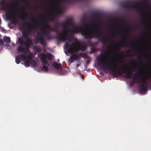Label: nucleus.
<instances>
[{"instance_id": "f257e3e1", "label": "nucleus", "mask_w": 151, "mask_h": 151, "mask_svg": "<svg viewBox=\"0 0 151 151\" xmlns=\"http://www.w3.org/2000/svg\"><path fill=\"white\" fill-rule=\"evenodd\" d=\"M106 56L105 54H100L97 60L99 65L102 67L103 69H107L108 70L111 71L113 73V75L115 77L122 75L123 74L126 73L124 77L127 79H130L132 77V73L131 70L135 72L136 70L130 69L128 66H124L122 69L120 67L118 68L117 63H108L107 62L105 63L102 60V58Z\"/></svg>"}, {"instance_id": "f03ea898", "label": "nucleus", "mask_w": 151, "mask_h": 151, "mask_svg": "<svg viewBox=\"0 0 151 151\" xmlns=\"http://www.w3.org/2000/svg\"><path fill=\"white\" fill-rule=\"evenodd\" d=\"M72 31L75 33L80 32L86 39L91 40L96 38L104 45L106 44L109 41L108 38L102 35V32L101 31L98 30L96 29L90 31L86 30L81 26H79L77 28L73 27L72 29Z\"/></svg>"}, {"instance_id": "7ed1b4c3", "label": "nucleus", "mask_w": 151, "mask_h": 151, "mask_svg": "<svg viewBox=\"0 0 151 151\" xmlns=\"http://www.w3.org/2000/svg\"><path fill=\"white\" fill-rule=\"evenodd\" d=\"M145 1L142 0L138 1L135 2L132 4H130L128 3H126L123 5V7L125 8H133L136 10L140 16L141 21L142 22V24L143 27L146 28V25L145 23V19L144 17V13L143 10L141 9L139 10L137 7V6H140L141 3L144 2Z\"/></svg>"}, {"instance_id": "20e7f679", "label": "nucleus", "mask_w": 151, "mask_h": 151, "mask_svg": "<svg viewBox=\"0 0 151 151\" xmlns=\"http://www.w3.org/2000/svg\"><path fill=\"white\" fill-rule=\"evenodd\" d=\"M30 19L32 22V23L25 22L22 26L23 28L25 29L26 27L27 28L26 31H24L22 32L23 37L26 40L29 38L28 37V35H30L31 31L36 28L39 24L33 18H31Z\"/></svg>"}, {"instance_id": "39448f33", "label": "nucleus", "mask_w": 151, "mask_h": 151, "mask_svg": "<svg viewBox=\"0 0 151 151\" xmlns=\"http://www.w3.org/2000/svg\"><path fill=\"white\" fill-rule=\"evenodd\" d=\"M70 31L71 29L69 28H63L59 34L55 36V37L59 40L63 42L68 41L71 42V38L72 36L68 34L69 32Z\"/></svg>"}, {"instance_id": "423d86ee", "label": "nucleus", "mask_w": 151, "mask_h": 151, "mask_svg": "<svg viewBox=\"0 0 151 151\" xmlns=\"http://www.w3.org/2000/svg\"><path fill=\"white\" fill-rule=\"evenodd\" d=\"M147 75H146L144 76L143 78L139 81H135L133 80L130 82V84L131 86L133 85L134 83L138 84H140L139 86V88L141 92H144L147 89V84L146 80L149 79Z\"/></svg>"}, {"instance_id": "0eeeda50", "label": "nucleus", "mask_w": 151, "mask_h": 151, "mask_svg": "<svg viewBox=\"0 0 151 151\" xmlns=\"http://www.w3.org/2000/svg\"><path fill=\"white\" fill-rule=\"evenodd\" d=\"M32 59L31 55L30 54L27 55L22 54L20 55H17L15 58V62L17 64H19L20 60L24 61L25 65L26 66L29 65L30 61Z\"/></svg>"}, {"instance_id": "6e6552de", "label": "nucleus", "mask_w": 151, "mask_h": 151, "mask_svg": "<svg viewBox=\"0 0 151 151\" xmlns=\"http://www.w3.org/2000/svg\"><path fill=\"white\" fill-rule=\"evenodd\" d=\"M65 49H67V51L70 53H73L74 52H77L80 50V47H77L73 42L70 44L66 42L64 46Z\"/></svg>"}, {"instance_id": "1a4fd4ad", "label": "nucleus", "mask_w": 151, "mask_h": 151, "mask_svg": "<svg viewBox=\"0 0 151 151\" xmlns=\"http://www.w3.org/2000/svg\"><path fill=\"white\" fill-rule=\"evenodd\" d=\"M34 41L35 44H37L39 42H40V44L42 46H45L46 45V42L44 38L40 34H38L35 37Z\"/></svg>"}, {"instance_id": "9d476101", "label": "nucleus", "mask_w": 151, "mask_h": 151, "mask_svg": "<svg viewBox=\"0 0 151 151\" xmlns=\"http://www.w3.org/2000/svg\"><path fill=\"white\" fill-rule=\"evenodd\" d=\"M13 3L7 4L3 0H1L0 1V4L2 5V9L5 11H8L10 13L11 12L12 10L11 9L9 8V7Z\"/></svg>"}, {"instance_id": "9b49d317", "label": "nucleus", "mask_w": 151, "mask_h": 151, "mask_svg": "<svg viewBox=\"0 0 151 151\" xmlns=\"http://www.w3.org/2000/svg\"><path fill=\"white\" fill-rule=\"evenodd\" d=\"M42 20L45 22L44 25H41V29H47L50 31H51L52 27L48 24V22L46 20L45 17L43 16L41 17Z\"/></svg>"}, {"instance_id": "f8f14e48", "label": "nucleus", "mask_w": 151, "mask_h": 151, "mask_svg": "<svg viewBox=\"0 0 151 151\" xmlns=\"http://www.w3.org/2000/svg\"><path fill=\"white\" fill-rule=\"evenodd\" d=\"M20 11L23 14L20 17V18L22 20H25L28 17V14L25 12V7L24 6H21Z\"/></svg>"}, {"instance_id": "ddd939ff", "label": "nucleus", "mask_w": 151, "mask_h": 151, "mask_svg": "<svg viewBox=\"0 0 151 151\" xmlns=\"http://www.w3.org/2000/svg\"><path fill=\"white\" fill-rule=\"evenodd\" d=\"M119 46L120 47H125V46L132 48H134L135 47L134 43L132 42H129L126 43L125 42H123L119 44Z\"/></svg>"}, {"instance_id": "4468645a", "label": "nucleus", "mask_w": 151, "mask_h": 151, "mask_svg": "<svg viewBox=\"0 0 151 151\" xmlns=\"http://www.w3.org/2000/svg\"><path fill=\"white\" fill-rule=\"evenodd\" d=\"M41 60L42 64V65H49L47 60H46V56L45 54L44 53H42L41 55Z\"/></svg>"}, {"instance_id": "2eb2a0df", "label": "nucleus", "mask_w": 151, "mask_h": 151, "mask_svg": "<svg viewBox=\"0 0 151 151\" xmlns=\"http://www.w3.org/2000/svg\"><path fill=\"white\" fill-rule=\"evenodd\" d=\"M26 40L27 41H24V44L26 48L29 49L30 47V45L32 44V41L30 38H28Z\"/></svg>"}, {"instance_id": "dca6fc26", "label": "nucleus", "mask_w": 151, "mask_h": 151, "mask_svg": "<svg viewBox=\"0 0 151 151\" xmlns=\"http://www.w3.org/2000/svg\"><path fill=\"white\" fill-rule=\"evenodd\" d=\"M86 15L85 14H83V15L81 19V22L83 24L84 27H86L89 26V24H86Z\"/></svg>"}, {"instance_id": "f3484780", "label": "nucleus", "mask_w": 151, "mask_h": 151, "mask_svg": "<svg viewBox=\"0 0 151 151\" xmlns=\"http://www.w3.org/2000/svg\"><path fill=\"white\" fill-rule=\"evenodd\" d=\"M6 15L7 17H8L10 19H12V22L14 24H16L19 22V21L17 20L12 15L6 13Z\"/></svg>"}, {"instance_id": "a211bd4d", "label": "nucleus", "mask_w": 151, "mask_h": 151, "mask_svg": "<svg viewBox=\"0 0 151 151\" xmlns=\"http://www.w3.org/2000/svg\"><path fill=\"white\" fill-rule=\"evenodd\" d=\"M71 20L70 19H69L65 23H63L61 24V25L63 28H66L68 25H72L73 23L71 22Z\"/></svg>"}, {"instance_id": "6ab92c4d", "label": "nucleus", "mask_w": 151, "mask_h": 151, "mask_svg": "<svg viewBox=\"0 0 151 151\" xmlns=\"http://www.w3.org/2000/svg\"><path fill=\"white\" fill-rule=\"evenodd\" d=\"M139 77V78H142V76L139 73H135L133 74V80L134 81H138V79Z\"/></svg>"}, {"instance_id": "aec40b11", "label": "nucleus", "mask_w": 151, "mask_h": 151, "mask_svg": "<svg viewBox=\"0 0 151 151\" xmlns=\"http://www.w3.org/2000/svg\"><path fill=\"white\" fill-rule=\"evenodd\" d=\"M53 66L56 69H59L61 68V65L60 64L55 63L52 64Z\"/></svg>"}, {"instance_id": "412c9836", "label": "nucleus", "mask_w": 151, "mask_h": 151, "mask_svg": "<svg viewBox=\"0 0 151 151\" xmlns=\"http://www.w3.org/2000/svg\"><path fill=\"white\" fill-rule=\"evenodd\" d=\"M78 56L77 54H74L72 55L70 57V58L71 59V62L72 63L76 59Z\"/></svg>"}, {"instance_id": "4be33fe9", "label": "nucleus", "mask_w": 151, "mask_h": 151, "mask_svg": "<svg viewBox=\"0 0 151 151\" xmlns=\"http://www.w3.org/2000/svg\"><path fill=\"white\" fill-rule=\"evenodd\" d=\"M46 58L50 61H51L53 59V55L50 53H48L47 54H45Z\"/></svg>"}, {"instance_id": "5701e85b", "label": "nucleus", "mask_w": 151, "mask_h": 151, "mask_svg": "<svg viewBox=\"0 0 151 151\" xmlns=\"http://www.w3.org/2000/svg\"><path fill=\"white\" fill-rule=\"evenodd\" d=\"M4 40L7 43H9L11 42L10 37H6L4 38Z\"/></svg>"}, {"instance_id": "b1692460", "label": "nucleus", "mask_w": 151, "mask_h": 151, "mask_svg": "<svg viewBox=\"0 0 151 151\" xmlns=\"http://www.w3.org/2000/svg\"><path fill=\"white\" fill-rule=\"evenodd\" d=\"M49 65H42L41 68V70L42 71H47L48 70V67Z\"/></svg>"}, {"instance_id": "393cba45", "label": "nucleus", "mask_w": 151, "mask_h": 151, "mask_svg": "<svg viewBox=\"0 0 151 151\" xmlns=\"http://www.w3.org/2000/svg\"><path fill=\"white\" fill-rule=\"evenodd\" d=\"M18 42L21 45H23L24 43V41L23 40L21 37H19L18 38Z\"/></svg>"}, {"instance_id": "a878e982", "label": "nucleus", "mask_w": 151, "mask_h": 151, "mask_svg": "<svg viewBox=\"0 0 151 151\" xmlns=\"http://www.w3.org/2000/svg\"><path fill=\"white\" fill-rule=\"evenodd\" d=\"M24 48V47L21 46H18L17 48L18 51L19 52H22L23 51Z\"/></svg>"}, {"instance_id": "bb28decb", "label": "nucleus", "mask_w": 151, "mask_h": 151, "mask_svg": "<svg viewBox=\"0 0 151 151\" xmlns=\"http://www.w3.org/2000/svg\"><path fill=\"white\" fill-rule=\"evenodd\" d=\"M41 29L42 32L45 35L46 37H47V35H50L49 32H46L45 30H44V29Z\"/></svg>"}, {"instance_id": "cd10ccee", "label": "nucleus", "mask_w": 151, "mask_h": 151, "mask_svg": "<svg viewBox=\"0 0 151 151\" xmlns=\"http://www.w3.org/2000/svg\"><path fill=\"white\" fill-rule=\"evenodd\" d=\"M30 64L32 66H36L37 65V64L35 61L34 60H31Z\"/></svg>"}, {"instance_id": "c85d7f7f", "label": "nucleus", "mask_w": 151, "mask_h": 151, "mask_svg": "<svg viewBox=\"0 0 151 151\" xmlns=\"http://www.w3.org/2000/svg\"><path fill=\"white\" fill-rule=\"evenodd\" d=\"M128 32H126L123 35V37L122 39L123 41L124 40V38H127L128 37Z\"/></svg>"}, {"instance_id": "c756f323", "label": "nucleus", "mask_w": 151, "mask_h": 151, "mask_svg": "<svg viewBox=\"0 0 151 151\" xmlns=\"http://www.w3.org/2000/svg\"><path fill=\"white\" fill-rule=\"evenodd\" d=\"M96 51V48L95 47H91V50L89 52V53L90 54L93 53Z\"/></svg>"}, {"instance_id": "7c9ffc66", "label": "nucleus", "mask_w": 151, "mask_h": 151, "mask_svg": "<svg viewBox=\"0 0 151 151\" xmlns=\"http://www.w3.org/2000/svg\"><path fill=\"white\" fill-rule=\"evenodd\" d=\"M58 27L55 26L54 28H52L51 31H53L56 32H58Z\"/></svg>"}, {"instance_id": "2f4dec72", "label": "nucleus", "mask_w": 151, "mask_h": 151, "mask_svg": "<svg viewBox=\"0 0 151 151\" xmlns=\"http://www.w3.org/2000/svg\"><path fill=\"white\" fill-rule=\"evenodd\" d=\"M29 50V49H28L27 48H24V49L23 50V51L22 52L24 53L23 54L25 55V54H27L28 52V51Z\"/></svg>"}, {"instance_id": "473e14b6", "label": "nucleus", "mask_w": 151, "mask_h": 151, "mask_svg": "<svg viewBox=\"0 0 151 151\" xmlns=\"http://www.w3.org/2000/svg\"><path fill=\"white\" fill-rule=\"evenodd\" d=\"M93 16L95 18H97L99 17V14L96 13H94L92 14Z\"/></svg>"}, {"instance_id": "72a5a7b5", "label": "nucleus", "mask_w": 151, "mask_h": 151, "mask_svg": "<svg viewBox=\"0 0 151 151\" xmlns=\"http://www.w3.org/2000/svg\"><path fill=\"white\" fill-rule=\"evenodd\" d=\"M47 39L48 40H50L52 39L53 37L52 36H50V35H47V37H46Z\"/></svg>"}, {"instance_id": "f704fd0d", "label": "nucleus", "mask_w": 151, "mask_h": 151, "mask_svg": "<svg viewBox=\"0 0 151 151\" xmlns=\"http://www.w3.org/2000/svg\"><path fill=\"white\" fill-rule=\"evenodd\" d=\"M4 42L2 39H0V45L2 46L4 45Z\"/></svg>"}, {"instance_id": "c9c22d12", "label": "nucleus", "mask_w": 151, "mask_h": 151, "mask_svg": "<svg viewBox=\"0 0 151 151\" xmlns=\"http://www.w3.org/2000/svg\"><path fill=\"white\" fill-rule=\"evenodd\" d=\"M111 47L109 46H108L107 48V50L106 51V52H107L108 51H109V50H111Z\"/></svg>"}, {"instance_id": "e433bc0d", "label": "nucleus", "mask_w": 151, "mask_h": 151, "mask_svg": "<svg viewBox=\"0 0 151 151\" xmlns=\"http://www.w3.org/2000/svg\"><path fill=\"white\" fill-rule=\"evenodd\" d=\"M61 24L59 22H57L56 23L55 25V26L56 27H58L61 26Z\"/></svg>"}, {"instance_id": "4c0bfd02", "label": "nucleus", "mask_w": 151, "mask_h": 151, "mask_svg": "<svg viewBox=\"0 0 151 151\" xmlns=\"http://www.w3.org/2000/svg\"><path fill=\"white\" fill-rule=\"evenodd\" d=\"M125 26L126 27V29L127 30H128L130 28V27L128 26L126 23L125 24Z\"/></svg>"}, {"instance_id": "58836bf2", "label": "nucleus", "mask_w": 151, "mask_h": 151, "mask_svg": "<svg viewBox=\"0 0 151 151\" xmlns=\"http://www.w3.org/2000/svg\"><path fill=\"white\" fill-rule=\"evenodd\" d=\"M135 62V61L133 59H132V60H131L130 61V63L131 64H133V63H134Z\"/></svg>"}, {"instance_id": "ea45409f", "label": "nucleus", "mask_w": 151, "mask_h": 151, "mask_svg": "<svg viewBox=\"0 0 151 151\" xmlns=\"http://www.w3.org/2000/svg\"><path fill=\"white\" fill-rule=\"evenodd\" d=\"M55 20V18L54 17H52L50 19V21L51 22H53Z\"/></svg>"}, {"instance_id": "a19ab883", "label": "nucleus", "mask_w": 151, "mask_h": 151, "mask_svg": "<svg viewBox=\"0 0 151 151\" xmlns=\"http://www.w3.org/2000/svg\"><path fill=\"white\" fill-rule=\"evenodd\" d=\"M115 33H113L111 35V36L112 38H114L115 37Z\"/></svg>"}, {"instance_id": "79ce46f5", "label": "nucleus", "mask_w": 151, "mask_h": 151, "mask_svg": "<svg viewBox=\"0 0 151 151\" xmlns=\"http://www.w3.org/2000/svg\"><path fill=\"white\" fill-rule=\"evenodd\" d=\"M137 58L138 59H141V56H138L137 57Z\"/></svg>"}, {"instance_id": "37998d69", "label": "nucleus", "mask_w": 151, "mask_h": 151, "mask_svg": "<svg viewBox=\"0 0 151 151\" xmlns=\"http://www.w3.org/2000/svg\"><path fill=\"white\" fill-rule=\"evenodd\" d=\"M132 67L134 68L135 69L136 68V67L134 65H132Z\"/></svg>"}, {"instance_id": "c03bdc74", "label": "nucleus", "mask_w": 151, "mask_h": 151, "mask_svg": "<svg viewBox=\"0 0 151 151\" xmlns=\"http://www.w3.org/2000/svg\"><path fill=\"white\" fill-rule=\"evenodd\" d=\"M41 8H42V9H43L44 8V7H43V6H42V7H41Z\"/></svg>"}, {"instance_id": "a18cd8bd", "label": "nucleus", "mask_w": 151, "mask_h": 151, "mask_svg": "<svg viewBox=\"0 0 151 151\" xmlns=\"http://www.w3.org/2000/svg\"><path fill=\"white\" fill-rule=\"evenodd\" d=\"M39 48H37V51H39L38 50H39Z\"/></svg>"}, {"instance_id": "49530a36", "label": "nucleus", "mask_w": 151, "mask_h": 151, "mask_svg": "<svg viewBox=\"0 0 151 151\" xmlns=\"http://www.w3.org/2000/svg\"><path fill=\"white\" fill-rule=\"evenodd\" d=\"M7 47L8 46H10V45H9V44H7Z\"/></svg>"}, {"instance_id": "de8ad7c7", "label": "nucleus", "mask_w": 151, "mask_h": 151, "mask_svg": "<svg viewBox=\"0 0 151 151\" xmlns=\"http://www.w3.org/2000/svg\"><path fill=\"white\" fill-rule=\"evenodd\" d=\"M138 72H139V73H140V71H138Z\"/></svg>"}, {"instance_id": "09e8293b", "label": "nucleus", "mask_w": 151, "mask_h": 151, "mask_svg": "<svg viewBox=\"0 0 151 151\" xmlns=\"http://www.w3.org/2000/svg\"><path fill=\"white\" fill-rule=\"evenodd\" d=\"M14 45V43H13V45H12H12H13H13Z\"/></svg>"}, {"instance_id": "8fccbe9b", "label": "nucleus", "mask_w": 151, "mask_h": 151, "mask_svg": "<svg viewBox=\"0 0 151 151\" xmlns=\"http://www.w3.org/2000/svg\"><path fill=\"white\" fill-rule=\"evenodd\" d=\"M14 45V43H13V45H12H12H13H13Z\"/></svg>"}, {"instance_id": "3c124183", "label": "nucleus", "mask_w": 151, "mask_h": 151, "mask_svg": "<svg viewBox=\"0 0 151 151\" xmlns=\"http://www.w3.org/2000/svg\"><path fill=\"white\" fill-rule=\"evenodd\" d=\"M14 45V43H13V45H12H12H13H13Z\"/></svg>"}, {"instance_id": "603ef678", "label": "nucleus", "mask_w": 151, "mask_h": 151, "mask_svg": "<svg viewBox=\"0 0 151 151\" xmlns=\"http://www.w3.org/2000/svg\"><path fill=\"white\" fill-rule=\"evenodd\" d=\"M51 4V2H50V4Z\"/></svg>"}, {"instance_id": "864d4df0", "label": "nucleus", "mask_w": 151, "mask_h": 151, "mask_svg": "<svg viewBox=\"0 0 151 151\" xmlns=\"http://www.w3.org/2000/svg\"><path fill=\"white\" fill-rule=\"evenodd\" d=\"M141 65H142V64H141Z\"/></svg>"}]
</instances>
